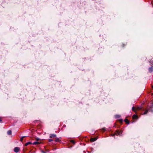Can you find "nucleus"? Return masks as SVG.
I'll return each mask as SVG.
<instances>
[{
    "label": "nucleus",
    "instance_id": "23",
    "mask_svg": "<svg viewBox=\"0 0 153 153\" xmlns=\"http://www.w3.org/2000/svg\"><path fill=\"white\" fill-rule=\"evenodd\" d=\"M42 152L43 153H46V152H44V151H42Z\"/></svg>",
    "mask_w": 153,
    "mask_h": 153
},
{
    "label": "nucleus",
    "instance_id": "10",
    "mask_svg": "<svg viewBox=\"0 0 153 153\" xmlns=\"http://www.w3.org/2000/svg\"><path fill=\"white\" fill-rule=\"evenodd\" d=\"M125 120V121L126 122V123H127L128 124H129V121L128 120H127V119H126L125 120Z\"/></svg>",
    "mask_w": 153,
    "mask_h": 153
},
{
    "label": "nucleus",
    "instance_id": "26",
    "mask_svg": "<svg viewBox=\"0 0 153 153\" xmlns=\"http://www.w3.org/2000/svg\"><path fill=\"white\" fill-rule=\"evenodd\" d=\"M152 95H153V93L152 94Z\"/></svg>",
    "mask_w": 153,
    "mask_h": 153
},
{
    "label": "nucleus",
    "instance_id": "18",
    "mask_svg": "<svg viewBox=\"0 0 153 153\" xmlns=\"http://www.w3.org/2000/svg\"><path fill=\"white\" fill-rule=\"evenodd\" d=\"M101 130L103 131H104L106 130V128H102Z\"/></svg>",
    "mask_w": 153,
    "mask_h": 153
},
{
    "label": "nucleus",
    "instance_id": "25",
    "mask_svg": "<svg viewBox=\"0 0 153 153\" xmlns=\"http://www.w3.org/2000/svg\"><path fill=\"white\" fill-rule=\"evenodd\" d=\"M152 88H153V86H152Z\"/></svg>",
    "mask_w": 153,
    "mask_h": 153
},
{
    "label": "nucleus",
    "instance_id": "16",
    "mask_svg": "<svg viewBox=\"0 0 153 153\" xmlns=\"http://www.w3.org/2000/svg\"><path fill=\"white\" fill-rule=\"evenodd\" d=\"M132 109L133 111H135L136 110V108H135L133 106L132 108Z\"/></svg>",
    "mask_w": 153,
    "mask_h": 153
},
{
    "label": "nucleus",
    "instance_id": "22",
    "mask_svg": "<svg viewBox=\"0 0 153 153\" xmlns=\"http://www.w3.org/2000/svg\"><path fill=\"white\" fill-rule=\"evenodd\" d=\"M36 139L37 140H38L39 139V138H36Z\"/></svg>",
    "mask_w": 153,
    "mask_h": 153
},
{
    "label": "nucleus",
    "instance_id": "2",
    "mask_svg": "<svg viewBox=\"0 0 153 153\" xmlns=\"http://www.w3.org/2000/svg\"><path fill=\"white\" fill-rule=\"evenodd\" d=\"M19 148L18 147H16L14 148V151L16 153L18 152L19 150Z\"/></svg>",
    "mask_w": 153,
    "mask_h": 153
},
{
    "label": "nucleus",
    "instance_id": "7",
    "mask_svg": "<svg viewBox=\"0 0 153 153\" xmlns=\"http://www.w3.org/2000/svg\"><path fill=\"white\" fill-rule=\"evenodd\" d=\"M133 119H137L138 118V116L137 115L134 114L132 116Z\"/></svg>",
    "mask_w": 153,
    "mask_h": 153
},
{
    "label": "nucleus",
    "instance_id": "4",
    "mask_svg": "<svg viewBox=\"0 0 153 153\" xmlns=\"http://www.w3.org/2000/svg\"><path fill=\"white\" fill-rule=\"evenodd\" d=\"M97 139V137H95L94 138H91V142H94L95 141H96Z\"/></svg>",
    "mask_w": 153,
    "mask_h": 153
},
{
    "label": "nucleus",
    "instance_id": "19",
    "mask_svg": "<svg viewBox=\"0 0 153 153\" xmlns=\"http://www.w3.org/2000/svg\"><path fill=\"white\" fill-rule=\"evenodd\" d=\"M71 143H73V144H74L75 143V142L74 140H71Z\"/></svg>",
    "mask_w": 153,
    "mask_h": 153
},
{
    "label": "nucleus",
    "instance_id": "3",
    "mask_svg": "<svg viewBox=\"0 0 153 153\" xmlns=\"http://www.w3.org/2000/svg\"><path fill=\"white\" fill-rule=\"evenodd\" d=\"M153 108V102L151 104L150 107L149 108V110L152 112H153V110H152V108Z\"/></svg>",
    "mask_w": 153,
    "mask_h": 153
},
{
    "label": "nucleus",
    "instance_id": "8",
    "mask_svg": "<svg viewBox=\"0 0 153 153\" xmlns=\"http://www.w3.org/2000/svg\"><path fill=\"white\" fill-rule=\"evenodd\" d=\"M32 144V143H31V142H28L27 143H26L25 144V146H27V145H29V144Z\"/></svg>",
    "mask_w": 153,
    "mask_h": 153
},
{
    "label": "nucleus",
    "instance_id": "15",
    "mask_svg": "<svg viewBox=\"0 0 153 153\" xmlns=\"http://www.w3.org/2000/svg\"><path fill=\"white\" fill-rule=\"evenodd\" d=\"M25 137H26L25 136H22V137H21L20 138V140L21 141H22L23 140V139Z\"/></svg>",
    "mask_w": 153,
    "mask_h": 153
},
{
    "label": "nucleus",
    "instance_id": "5",
    "mask_svg": "<svg viewBox=\"0 0 153 153\" xmlns=\"http://www.w3.org/2000/svg\"><path fill=\"white\" fill-rule=\"evenodd\" d=\"M149 72L151 73L152 71H153V68H152V67L151 66L149 67Z\"/></svg>",
    "mask_w": 153,
    "mask_h": 153
},
{
    "label": "nucleus",
    "instance_id": "12",
    "mask_svg": "<svg viewBox=\"0 0 153 153\" xmlns=\"http://www.w3.org/2000/svg\"><path fill=\"white\" fill-rule=\"evenodd\" d=\"M12 131L11 130H9L7 131V134L8 135H10L11 134Z\"/></svg>",
    "mask_w": 153,
    "mask_h": 153
},
{
    "label": "nucleus",
    "instance_id": "9",
    "mask_svg": "<svg viewBox=\"0 0 153 153\" xmlns=\"http://www.w3.org/2000/svg\"><path fill=\"white\" fill-rule=\"evenodd\" d=\"M142 107L141 106H138L136 108V110H140L142 108Z\"/></svg>",
    "mask_w": 153,
    "mask_h": 153
},
{
    "label": "nucleus",
    "instance_id": "1",
    "mask_svg": "<svg viewBox=\"0 0 153 153\" xmlns=\"http://www.w3.org/2000/svg\"><path fill=\"white\" fill-rule=\"evenodd\" d=\"M122 132L123 131H120L119 130H117L115 131L114 134H111V136L114 137L115 135L120 136L122 135L121 134Z\"/></svg>",
    "mask_w": 153,
    "mask_h": 153
},
{
    "label": "nucleus",
    "instance_id": "14",
    "mask_svg": "<svg viewBox=\"0 0 153 153\" xmlns=\"http://www.w3.org/2000/svg\"><path fill=\"white\" fill-rule=\"evenodd\" d=\"M59 139L58 138H56L55 139V142H59Z\"/></svg>",
    "mask_w": 153,
    "mask_h": 153
},
{
    "label": "nucleus",
    "instance_id": "17",
    "mask_svg": "<svg viewBox=\"0 0 153 153\" xmlns=\"http://www.w3.org/2000/svg\"><path fill=\"white\" fill-rule=\"evenodd\" d=\"M148 112V110H146L144 112V113L143 114H146L147 112Z\"/></svg>",
    "mask_w": 153,
    "mask_h": 153
},
{
    "label": "nucleus",
    "instance_id": "13",
    "mask_svg": "<svg viewBox=\"0 0 153 153\" xmlns=\"http://www.w3.org/2000/svg\"><path fill=\"white\" fill-rule=\"evenodd\" d=\"M39 142H34L33 143H32V144L33 145H36L37 144H39Z\"/></svg>",
    "mask_w": 153,
    "mask_h": 153
},
{
    "label": "nucleus",
    "instance_id": "6",
    "mask_svg": "<svg viewBox=\"0 0 153 153\" xmlns=\"http://www.w3.org/2000/svg\"><path fill=\"white\" fill-rule=\"evenodd\" d=\"M56 135L55 134H50V138H52V137H56Z\"/></svg>",
    "mask_w": 153,
    "mask_h": 153
},
{
    "label": "nucleus",
    "instance_id": "20",
    "mask_svg": "<svg viewBox=\"0 0 153 153\" xmlns=\"http://www.w3.org/2000/svg\"><path fill=\"white\" fill-rule=\"evenodd\" d=\"M52 141H53V140L52 139H49V140H48V141L49 142H51Z\"/></svg>",
    "mask_w": 153,
    "mask_h": 153
},
{
    "label": "nucleus",
    "instance_id": "11",
    "mask_svg": "<svg viewBox=\"0 0 153 153\" xmlns=\"http://www.w3.org/2000/svg\"><path fill=\"white\" fill-rule=\"evenodd\" d=\"M120 116L119 115H116L115 116V118H118L120 117Z\"/></svg>",
    "mask_w": 153,
    "mask_h": 153
},
{
    "label": "nucleus",
    "instance_id": "21",
    "mask_svg": "<svg viewBox=\"0 0 153 153\" xmlns=\"http://www.w3.org/2000/svg\"><path fill=\"white\" fill-rule=\"evenodd\" d=\"M120 122H122L123 121V120L122 119H120Z\"/></svg>",
    "mask_w": 153,
    "mask_h": 153
},
{
    "label": "nucleus",
    "instance_id": "24",
    "mask_svg": "<svg viewBox=\"0 0 153 153\" xmlns=\"http://www.w3.org/2000/svg\"><path fill=\"white\" fill-rule=\"evenodd\" d=\"M1 120L0 119V122H1Z\"/></svg>",
    "mask_w": 153,
    "mask_h": 153
}]
</instances>
